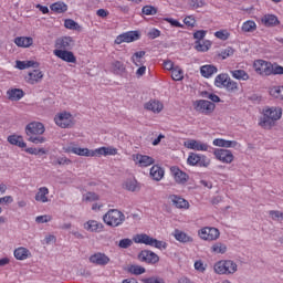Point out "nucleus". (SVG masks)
<instances>
[{
  "label": "nucleus",
  "instance_id": "f257e3e1",
  "mask_svg": "<svg viewBox=\"0 0 283 283\" xmlns=\"http://www.w3.org/2000/svg\"><path fill=\"white\" fill-rule=\"evenodd\" d=\"M282 118V107L280 106H265L259 118V126L262 129H273L277 120Z\"/></svg>",
  "mask_w": 283,
  "mask_h": 283
},
{
  "label": "nucleus",
  "instance_id": "f03ea898",
  "mask_svg": "<svg viewBox=\"0 0 283 283\" xmlns=\"http://www.w3.org/2000/svg\"><path fill=\"white\" fill-rule=\"evenodd\" d=\"M133 242L135 244H145L146 247H154L155 249H159L160 251L167 249V242L160 241L150 237L147 233H139L133 237Z\"/></svg>",
  "mask_w": 283,
  "mask_h": 283
},
{
  "label": "nucleus",
  "instance_id": "7ed1b4c3",
  "mask_svg": "<svg viewBox=\"0 0 283 283\" xmlns=\"http://www.w3.org/2000/svg\"><path fill=\"white\" fill-rule=\"evenodd\" d=\"M213 271L217 275H233L238 273V263L233 260H220L214 263Z\"/></svg>",
  "mask_w": 283,
  "mask_h": 283
},
{
  "label": "nucleus",
  "instance_id": "20e7f679",
  "mask_svg": "<svg viewBox=\"0 0 283 283\" xmlns=\"http://www.w3.org/2000/svg\"><path fill=\"white\" fill-rule=\"evenodd\" d=\"M103 222L106 223L107 227H120V224L125 222V213L118 209H111L103 216Z\"/></svg>",
  "mask_w": 283,
  "mask_h": 283
},
{
  "label": "nucleus",
  "instance_id": "39448f33",
  "mask_svg": "<svg viewBox=\"0 0 283 283\" xmlns=\"http://www.w3.org/2000/svg\"><path fill=\"white\" fill-rule=\"evenodd\" d=\"M54 123L57 127H61V129H70L74 127V115L66 111L60 112L55 114Z\"/></svg>",
  "mask_w": 283,
  "mask_h": 283
},
{
  "label": "nucleus",
  "instance_id": "423d86ee",
  "mask_svg": "<svg viewBox=\"0 0 283 283\" xmlns=\"http://www.w3.org/2000/svg\"><path fill=\"white\" fill-rule=\"evenodd\" d=\"M64 154H75V156H85L86 158H94V150L78 147L76 143H70L63 146Z\"/></svg>",
  "mask_w": 283,
  "mask_h": 283
},
{
  "label": "nucleus",
  "instance_id": "0eeeda50",
  "mask_svg": "<svg viewBox=\"0 0 283 283\" xmlns=\"http://www.w3.org/2000/svg\"><path fill=\"white\" fill-rule=\"evenodd\" d=\"M198 237L205 242H216L220 239V230L213 227H203L198 230Z\"/></svg>",
  "mask_w": 283,
  "mask_h": 283
},
{
  "label": "nucleus",
  "instance_id": "6e6552de",
  "mask_svg": "<svg viewBox=\"0 0 283 283\" xmlns=\"http://www.w3.org/2000/svg\"><path fill=\"white\" fill-rule=\"evenodd\" d=\"M213 156L219 163H223V165H231L233 160H235V156H233V151L224 148H216L213 150Z\"/></svg>",
  "mask_w": 283,
  "mask_h": 283
},
{
  "label": "nucleus",
  "instance_id": "1a4fd4ad",
  "mask_svg": "<svg viewBox=\"0 0 283 283\" xmlns=\"http://www.w3.org/2000/svg\"><path fill=\"white\" fill-rule=\"evenodd\" d=\"M193 108L196 112H199L200 114H205L206 116H209V114H213L216 109V104L207 99H198L193 102Z\"/></svg>",
  "mask_w": 283,
  "mask_h": 283
},
{
  "label": "nucleus",
  "instance_id": "9d476101",
  "mask_svg": "<svg viewBox=\"0 0 283 283\" xmlns=\"http://www.w3.org/2000/svg\"><path fill=\"white\" fill-rule=\"evenodd\" d=\"M184 147L186 149H191L192 151H209L211 146L200 139H187L184 142Z\"/></svg>",
  "mask_w": 283,
  "mask_h": 283
},
{
  "label": "nucleus",
  "instance_id": "9b49d317",
  "mask_svg": "<svg viewBox=\"0 0 283 283\" xmlns=\"http://www.w3.org/2000/svg\"><path fill=\"white\" fill-rule=\"evenodd\" d=\"M140 39V32L138 31H128L124 32L116 36L115 44L120 45L123 43H134Z\"/></svg>",
  "mask_w": 283,
  "mask_h": 283
},
{
  "label": "nucleus",
  "instance_id": "f8f14e48",
  "mask_svg": "<svg viewBox=\"0 0 283 283\" xmlns=\"http://www.w3.org/2000/svg\"><path fill=\"white\" fill-rule=\"evenodd\" d=\"M28 137L30 136H43L45 134V125L41 122H31L24 129Z\"/></svg>",
  "mask_w": 283,
  "mask_h": 283
},
{
  "label": "nucleus",
  "instance_id": "ddd939ff",
  "mask_svg": "<svg viewBox=\"0 0 283 283\" xmlns=\"http://www.w3.org/2000/svg\"><path fill=\"white\" fill-rule=\"evenodd\" d=\"M253 69L260 76H271V62L264 60H255Z\"/></svg>",
  "mask_w": 283,
  "mask_h": 283
},
{
  "label": "nucleus",
  "instance_id": "4468645a",
  "mask_svg": "<svg viewBox=\"0 0 283 283\" xmlns=\"http://www.w3.org/2000/svg\"><path fill=\"white\" fill-rule=\"evenodd\" d=\"M132 160L135 163L136 167H151L154 165L155 160L154 157L143 155V154H133Z\"/></svg>",
  "mask_w": 283,
  "mask_h": 283
},
{
  "label": "nucleus",
  "instance_id": "2eb2a0df",
  "mask_svg": "<svg viewBox=\"0 0 283 283\" xmlns=\"http://www.w3.org/2000/svg\"><path fill=\"white\" fill-rule=\"evenodd\" d=\"M83 229L88 233H103L105 226L101 221L90 219L83 223Z\"/></svg>",
  "mask_w": 283,
  "mask_h": 283
},
{
  "label": "nucleus",
  "instance_id": "dca6fc26",
  "mask_svg": "<svg viewBox=\"0 0 283 283\" xmlns=\"http://www.w3.org/2000/svg\"><path fill=\"white\" fill-rule=\"evenodd\" d=\"M76 45V40L70 35H64L55 41V50H72Z\"/></svg>",
  "mask_w": 283,
  "mask_h": 283
},
{
  "label": "nucleus",
  "instance_id": "f3484780",
  "mask_svg": "<svg viewBox=\"0 0 283 283\" xmlns=\"http://www.w3.org/2000/svg\"><path fill=\"white\" fill-rule=\"evenodd\" d=\"M53 54L65 63H76V55L70 50L55 49L53 50Z\"/></svg>",
  "mask_w": 283,
  "mask_h": 283
},
{
  "label": "nucleus",
  "instance_id": "a211bd4d",
  "mask_svg": "<svg viewBox=\"0 0 283 283\" xmlns=\"http://www.w3.org/2000/svg\"><path fill=\"white\" fill-rule=\"evenodd\" d=\"M139 260L146 264H158L160 256L151 250H144L139 253Z\"/></svg>",
  "mask_w": 283,
  "mask_h": 283
},
{
  "label": "nucleus",
  "instance_id": "6ab92c4d",
  "mask_svg": "<svg viewBox=\"0 0 283 283\" xmlns=\"http://www.w3.org/2000/svg\"><path fill=\"white\" fill-rule=\"evenodd\" d=\"M214 147H222L223 149H240V143L235 140H227L222 138H216L212 142Z\"/></svg>",
  "mask_w": 283,
  "mask_h": 283
},
{
  "label": "nucleus",
  "instance_id": "aec40b11",
  "mask_svg": "<svg viewBox=\"0 0 283 283\" xmlns=\"http://www.w3.org/2000/svg\"><path fill=\"white\" fill-rule=\"evenodd\" d=\"M172 237L177 242H180L181 244H191V242H193V237L189 235L187 232L180 229H175Z\"/></svg>",
  "mask_w": 283,
  "mask_h": 283
},
{
  "label": "nucleus",
  "instance_id": "412c9836",
  "mask_svg": "<svg viewBox=\"0 0 283 283\" xmlns=\"http://www.w3.org/2000/svg\"><path fill=\"white\" fill-rule=\"evenodd\" d=\"M13 258L20 262H24V260H30V258H32V251L25 247H18L13 251Z\"/></svg>",
  "mask_w": 283,
  "mask_h": 283
},
{
  "label": "nucleus",
  "instance_id": "4be33fe9",
  "mask_svg": "<svg viewBox=\"0 0 283 283\" xmlns=\"http://www.w3.org/2000/svg\"><path fill=\"white\" fill-rule=\"evenodd\" d=\"M44 74L41 70H33L27 74L24 81L29 83V85H36V83H41L43 81Z\"/></svg>",
  "mask_w": 283,
  "mask_h": 283
},
{
  "label": "nucleus",
  "instance_id": "5701e85b",
  "mask_svg": "<svg viewBox=\"0 0 283 283\" xmlns=\"http://www.w3.org/2000/svg\"><path fill=\"white\" fill-rule=\"evenodd\" d=\"M90 262L96 264L97 266H105L109 264V256L105 253L97 252L90 256Z\"/></svg>",
  "mask_w": 283,
  "mask_h": 283
},
{
  "label": "nucleus",
  "instance_id": "b1692460",
  "mask_svg": "<svg viewBox=\"0 0 283 283\" xmlns=\"http://www.w3.org/2000/svg\"><path fill=\"white\" fill-rule=\"evenodd\" d=\"M144 107L148 112H153V114H160V112L165 109V105L158 99H150L144 105Z\"/></svg>",
  "mask_w": 283,
  "mask_h": 283
},
{
  "label": "nucleus",
  "instance_id": "393cba45",
  "mask_svg": "<svg viewBox=\"0 0 283 283\" xmlns=\"http://www.w3.org/2000/svg\"><path fill=\"white\" fill-rule=\"evenodd\" d=\"M50 201V189L48 187H40L35 193V202L45 205Z\"/></svg>",
  "mask_w": 283,
  "mask_h": 283
},
{
  "label": "nucleus",
  "instance_id": "a878e982",
  "mask_svg": "<svg viewBox=\"0 0 283 283\" xmlns=\"http://www.w3.org/2000/svg\"><path fill=\"white\" fill-rule=\"evenodd\" d=\"M8 143L10 145H14L15 147H20V149H25V147H28V144L25 143V140H23V136L21 135H10L7 138Z\"/></svg>",
  "mask_w": 283,
  "mask_h": 283
},
{
  "label": "nucleus",
  "instance_id": "bb28decb",
  "mask_svg": "<svg viewBox=\"0 0 283 283\" xmlns=\"http://www.w3.org/2000/svg\"><path fill=\"white\" fill-rule=\"evenodd\" d=\"M118 154V149L113 146L108 147H99L94 149V157L96 156H116Z\"/></svg>",
  "mask_w": 283,
  "mask_h": 283
},
{
  "label": "nucleus",
  "instance_id": "cd10ccee",
  "mask_svg": "<svg viewBox=\"0 0 283 283\" xmlns=\"http://www.w3.org/2000/svg\"><path fill=\"white\" fill-rule=\"evenodd\" d=\"M171 174L174 176L175 181L178 182V185H185V182L189 180V176L187 175V172H184L179 168H171Z\"/></svg>",
  "mask_w": 283,
  "mask_h": 283
},
{
  "label": "nucleus",
  "instance_id": "c85d7f7f",
  "mask_svg": "<svg viewBox=\"0 0 283 283\" xmlns=\"http://www.w3.org/2000/svg\"><path fill=\"white\" fill-rule=\"evenodd\" d=\"M200 74L203 78H211L213 74H218V67L213 64H206L200 67Z\"/></svg>",
  "mask_w": 283,
  "mask_h": 283
},
{
  "label": "nucleus",
  "instance_id": "c756f323",
  "mask_svg": "<svg viewBox=\"0 0 283 283\" xmlns=\"http://www.w3.org/2000/svg\"><path fill=\"white\" fill-rule=\"evenodd\" d=\"M169 199L177 209H189V201L185 198L171 195Z\"/></svg>",
  "mask_w": 283,
  "mask_h": 283
},
{
  "label": "nucleus",
  "instance_id": "7c9ffc66",
  "mask_svg": "<svg viewBox=\"0 0 283 283\" xmlns=\"http://www.w3.org/2000/svg\"><path fill=\"white\" fill-rule=\"evenodd\" d=\"M146 54L147 53L145 51L135 52L130 57L132 63H134L136 67L145 65V63H147V60L145 59Z\"/></svg>",
  "mask_w": 283,
  "mask_h": 283
},
{
  "label": "nucleus",
  "instance_id": "2f4dec72",
  "mask_svg": "<svg viewBox=\"0 0 283 283\" xmlns=\"http://www.w3.org/2000/svg\"><path fill=\"white\" fill-rule=\"evenodd\" d=\"M229 251V248L223 242H216L210 247V252L213 255H224Z\"/></svg>",
  "mask_w": 283,
  "mask_h": 283
},
{
  "label": "nucleus",
  "instance_id": "473e14b6",
  "mask_svg": "<svg viewBox=\"0 0 283 283\" xmlns=\"http://www.w3.org/2000/svg\"><path fill=\"white\" fill-rule=\"evenodd\" d=\"M150 177L153 180L160 182L165 178V170L160 166L155 165L150 168Z\"/></svg>",
  "mask_w": 283,
  "mask_h": 283
},
{
  "label": "nucleus",
  "instance_id": "72a5a7b5",
  "mask_svg": "<svg viewBox=\"0 0 283 283\" xmlns=\"http://www.w3.org/2000/svg\"><path fill=\"white\" fill-rule=\"evenodd\" d=\"M7 96L9 101H21L25 93L21 88H10L7 91Z\"/></svg>",
  "mask_w": 283,
  "mask_h": 283
},
{
  "label": "nucleus",
  "instance_id": "f704fd0d",
  "mask_svg": "<svg viewBox=\"0 0 283 283\" xmlns=\"http://www.w3.org/2000/svg\"><path fill=\"white\" fill-rule=\"evenodd\" d=\"M14 43L18 48H31L34 43V39L31 36H18L14 39Z\"/></svg>",
  "mask_w": 283,
  "mask_h": 283
},
{
  "label": "nucleus",
  "instance_id": "c9c22d12",
  "mask_svg": "<svg viewBox=\"0 0 283 283\" xmlns=\"http://www.w3.org/2000/svg\"><path fill=\"white\" fill-rule=\"evenodd\" d=\"M269 94L272 98L276 101H283V86L273 85L269 87Z\"/></svg>",
  "mask_w": 283,
  "mask_h": 283
},
{
  "label": "nucleus",
  "instance_id": "e433bc0d",
  "mask_svg": "<svg viewBox=\"0 0 283 283\" xmlns=\"http://www.w3.org/2000/svg\"><path fill=\"white\" fill-rule=\"evenodd\" d=\"M50 9L52 12H55V14H64V12H67V4L65 2L57 1L52 3Z\"/></svg>",
  "mask_w": 283,
  "mask_h": 283
},
{
  "label": "nucleus",
  "instance_id": "4c0bfd02",
  "mask_svg": "<svg viewBox=\"0 0 283 283\" xmlns=\"http://www.w3.org/2000/svg\"><path fill=\"white\" fill-rule=\"evenodd\" d=\"M262 23L265 24L268 28H271L273 25H280V20H277V17L274 14H265L261 19Z\"/></svg>",
  "mask_w": 283,
  "mask_h": 283
},
{
  "label": "nucleus",
  "instance_id": "58836bf2",
  "mask_svg": "<svg viewBox=\"0 0 283 283\" xmlns=\"http://www.w3.org/2000/svg\"><path fill=\"white\" fill-rule=\"evenodd\" d=\"M124 189L127 191H138L140 189V184L135 178L127 179L124 182Z\"/></svg>",
  "mask_w": 283,
  "mask_h": 283
},
{
  "label": "nucleus",
  "instance_id": "ea45409f",
  "mask_svg": "<svg viewBox=\"0 0 283 283\" xmlns=\"http://www.w3.org/2000/svg\"><path fill=\"white\" fill-rule=\"evenodd\" d=\"M39 64L34 62L33 60L30 61H15V67L18 70H28L30 67H38Z\"/></svg>",
  "mask_w": 283,
  "mask_h": 283
},
{
  "label": "nucleus",
  "instance_id": "a19ab883",
  "mask_svg": "<svg viewBox=\"0 0 283 283\" xmlns=\"http://www.w3.org/2000/svg\"><path fill=\"white\" fill-rule=\"evenodd\" d=\"M229 78H230L229 74H227V73H221V74L217 75L214 78L216 87H220V88L226 87Z\"/></svg>",
  "mask_w": 283,
  "mask_h": 283
},
{
  "label": "nucleus",
  "instance_id": "79ce46f5",
  "mask_svg": "<svg viewBox=\"0 0 283 283\" xmlns=\"http://www.w3.org/2000/svg\"><path fill=\"white\" fill-rule=\"evenodd\" d=\"M231 76L237 81H249V73L244 70H234L230 72Z\"/></svg>",
  "mask_w": 283,
  "mask_h": 283
},
{
  "label": "nucleus",
  "instance_id": "37998d69",
  "mask_svg": "<svg viewBox=\"0 0 283 283\" xmlns=\"http://www.w3.org/2000/svg\"><path fill=\"white\" fill-rule=\"evenodd\" d=\"M210 49H211V41L209 40L196 42L195 50H197V52H209Z\"/></svg>",
  "mask_w": 283,
  "mask_h": 283
},
{
  "label": "nucleus",
  "instance_id": "c03bdc74",
  "mask_svg": "<svg viewBox=\"0 0 283 283\" xmlns=\"http://www.w3.org/2000/svg\"><path fill=\"white\" fill-rule=\"evenodd\" d=\"M64 28H66V30H76L77 32H81L83 30V28L73 19H65Z\"/></svg>",
  "mask_w": 283,
  "mask_h": 283
},
{
  "label": "nucleus",
  "instance_id": "a18cd8bd",
  "mask_svg": "<svg viewBox=\"0 0 283 283\" xmlns=\"http://www.w3.org/2000/svg\"><path fill=\"white\" fill-rule=\"evenodd\" d=\"M241 30L242 32H255V30H258V24L253 20H248L243 22Z\"/></svg>",
  "mask_w": 283,
  "mask_h": 283
},
{
  "label": "nucleus",
  "instance_id": "49530a36",
  "mask_svg": "<svg viewBox=\"0 0 283 283\" xmlns=\"http://www.w3.org/2000/svg\"><path fill=\"white\" fill-rule=\"evenodd\" d=\"M111 71L113 74H123V72H125V64L120 61H114L111 64Z\"/></svg>",
  "mask_w": 283,
  "mask_h": 283
},
{
  "label": "nucleus",
  "instance_id": "de8ad7c7",
  "mask_svg": "<svg viewBox=\"0 0 283 283\" xmlns=\"http://www.w3.org/2000/svg\"><path fill=\"white\" fill-rule=\"evenodd\" d=\"M172 81H182L185 78V71L180 66H176L174 71H171Z\"/></svg>",
  "mask_w": 283,
  "mask_h": 283
},
{
  "label": "nucleus",
  "instance_id": "09e8293b",
  "mask_svg": "<svg viewBox=\"0 0 283 283\" xmlns=\"http://www.w3.org/2000/svg\"><path fill=\"white\" fill-rule=\"evenodd\" d=\"M187 163L190 167H196V165H199L200 163V154L190 153L187 158Z\"/></svg>",
  "mask_w": 283,
  "mask_h": 283
},
{
  "label": "nucleus",
  "instance_id": "8fccbe9b",
  "mask_svg": "<svg viewBox=\"0 0 283 283\" xmlns=\"http://www.w3.org/2000/svg\"><path fill=\"white\" fill-rule=\"evenodd\" d=\"M28 140L29 143H33V145H43L48 139L41 135H31Z\"/></svg>",
  "mask_w": 283,
  "mask_h": 283
},
{
  "label": "nucleus",
  "instance_id": "3c124183",
  "mask_svg": "<svg viewBox=\"0 0 283 283\" xmlns=\"http://www.w3.org/2000/svg\"><path fill=\"white\" fill-rule=\"evenodd\" d=\"M142 12L146 17H154L155 14H158V9L154 6H145L143 7Z\"/></svg>",
  "mask_w": 283,
  "mask_h": 283
},
{
  "label": "nucleus",
  "instance_id": "603ef678",
  "mask_svg": "<svg viewBox=\"0 0 283 283\" xmlns=\"http://www.w3.org/2000/svg\"><path fill=\"white\" fill-rule=\"evenodd\" d=\"M36 224H48V222H52V214H41L35 217Z\"/></svg>",
  "mask_w": 283,
  "mask_h": 283
},
{
  "label": "nucleus",
  "instance_id": "864d4df0",
  "mask_svg": "<svg viewBox=\"0 0 283 283\" xmlns=\"http://www.w3.org/2000/svg\"><path fill=\"white\" fill-rule=\"evenodd\" d=\"M99 196L96 192H86L83 195V200L85 202H96V200H99Z\"/></svg>",
  "mask_w": 283,
  "mask_h": 283
},
{
  "label": "nucleus",
  "instance_id": "5fc2aeb1",
  "mask_svg": "<svg viewBox=\"0 0 283 283\" xmlns=\"http://www.w3.org/2000/svg\"><path fill=\"white\" fill-rule=\"evenodd\" d=\"M270 76H275V75H282L283 74V66L280 65V64H273L271 63V66H270Z\"/></svg>",
  "mask_w": 283,
  "mask_h": 283
},
{
  "label": "nucleus",
  "instance_id": "6e6d98bb",
  "mask_svg": "<svg viewBox=\"0 0 283 283\" xmlns=\"http://www.w3.org/2000/svg\"><path fill=\"white\" fill-rule=\"evenodd\" d=\"M228 92H238V82L231 80L229 77L228 82L226 83V86H223Z\"/></svg>",
  "mask_w": 283,
  "mask_h": 283
},
{
  "label": "nucleus",
  "instance_id": "4d7b16f0",
  "mask_svg": "<svg viewBox=\"0 0 283 283\" xmlns=\"http://www.w3.org/2000/svg\"><path fill=\"white\" fill-rule=\"evenodd\" d=\"M128 271L133 275H143V273H145L146 270H145V268H143L140 265H130Z\"/></svg>",
  "mask_w": 283,
  "mask_h": 283
},
{
  "label": "nucleus",
  "instance_id": "13d9d810",
  "mask_svg": "<svg viewBox=\"0 0 283 283\" xmlns=\"http://www.w3.org/2000/svg\"><path fill=\"white\" fill-rule=\"evenodd\" d=\"M234 50H233V48H231V46H228V48H226V49H223L220 53H219V56H221V59H229V56H233V54H234Z\"/></svg>",
  "mask_w": 283,
  "mask_h": 283
},
{
  "label": "nucleus",
  "instance_id": "bf43d9fd",
  "mask_svg": "<svg viewBox=\"0 0 283 283\" xmlns=\"http://www.w3.org/2000/svg\"><path fill=\"white\" fill-rule=\"evenodd\" d=\"M214 36L220 39V41H227L229 36H231V33H229L227 30H220L214 33Z\"/></svg>",
  "mask_w": 283,
  "mask_h": 283
},
{
  "label": "nucleus",
  "instance_id": "052dcab7",
  "mask_svg": "<svg viewBox=\"0 0 283 283\" xmlns=\"http://www.w3.org/2000/svg\"><path fill=\"white\" fill-rule=\"evenodd\" d=\"M199 167H209L211 165V159L207 157L206 155L200 154L199 155Z\"/></svg>",
  "mask_w": 283,
  "mask_h": 283
},
{
  "label": "nucleus",
  "instance_id": "680f3d73",
  "mask_svg": "<svg viewBox=\"0 0 283 283\" xmlns=\"http://www.w3.org/2000/svg\"><path fill=\"white\" fill-rule=\"evenodd\" d=\"M164 21H166V23H169L171 28H185V24L180 23V21L174 18H165Z\"/></svg>",
  "mask_w": 283,
  "mask_h": 283
},
{
  "label": "nucleus",
  "instance_id": "e2e57ef3",
  "mask_svg": "<svg viewBox=\"0 0 283 283\" xmlns=\"http://www.w3.org/2000/svg\"><path fill=\"white\" fill-rule=\"evenodd\" d=\"M134 244V241L132 239H122L118 243L119 249H129Z\"/></svg>",
  "mask_w": 283,
  "mask_h": 283
},
{
  "label": "nucleus",
  "instance_id": "0e129e2a",
  "mask_svg": "<svg viewBox=\"0 0 283 283\" xmlns=\"http://www.w3.org/2000/svg\"><path fill=\"white\" fill-rule=\"evenodd\" d=\"M184 23L188 28H195L196 27V18H193V15H188L184 19Z\"/></svg>",
  "mask_w": 283,
  "mask_h": 283
},
{
  "label": "nucleus",
  "instance_id": "69168bd1",
  "mask_svg": "<svg viewBox=\"0 0 283 283\" xmlns=\"http://www.w3.org/2000/svg\"><path fill=\"white\" fill-rule=\"evenodd\" d=\"M270 218H272V220L282 221L283 220V212L272 210V211H270Z\"/></svg>",
  "mask_w": 283,
  "mask_h": 283
},
{
  "label": "nucleus",
  "instance_id": "338daca9",
  "mask_svg": "<svg viewBox=\"0 0 283 283\" xmlns=\"http://www.w3.org/2000/svg\"><path fill=\"white\" fill-rule=\"evenodd\" d=\"M177 65L174 64L171 60H165L164 61V69L168 72H172Z\"/></svg>",
  "mask_w": 283,
  "mask_h": 283
},
{
  "label": "nucleus",
  "instance_id": "774afa93",
  "mask_svg": "<svg viewBox=\"0 0 283 283\" xmlns=\"http://www.w3.org/2000/svg\"><path fill=\"white\" fill-rule=\"evenodd\" d=\"M145 283H165V280L160 279V277H148L144 280Z\"/></svg>",
  "mask_w": 283,
  "mask_h": 283
}]
</instances>
